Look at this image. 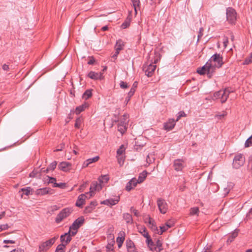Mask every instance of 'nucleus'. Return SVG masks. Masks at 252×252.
<instances>
[{
	"instance_id": "7c9ffc66",
	"label": "nucleus",
	"mask_w": 252,
	"mask_h": 252,
	"mask_svg": "<svg viewBox=\"0 0 252 252\" xmlns=\"http://www.w3.org/2000/svg\"><path fill=\"white\" fill-rule=\"evenodd\" d=\"M155 161V158L153 155H148L147 156L146 158V162L147 164L145 165L146 166H149L151 163Z\"/></svg>"
},
{
	"instance_id": "4468645a",
	"label": "nucleus",
	"mask_w": 252,
	"mask_h": 252,
	"mask_svg": "<svg viewBox=\"0 0 252 252\" xmlns=\"http://www.w3.org/2000/svg\"><path fill=\"white\" fill-rule=\"evenodd\" d=\"M88 76L93 80H101L103 78V73L101 72H95L91 71L88 73Z\"/></svg>"
},
{
	"instance_id": "cd10ccee",
	"label": "nucleus",
	"mask_w": 252,
	"mask_h": 252,
	"mask_svg": "<svg viewBox=\"0 0 252 252\" xmlns=\"http://www.w3.org/2000/svg\"><path fill=\"white\" fill-rule=\"evenodd\" d=\"M88 106L86 103L83 104L76 108L75 113L77 115L79 114L81 112L83 111Z\"/></svg>"
},
{
	"instance_id": "0e129e2a",
	"label": "nucleus",
	"mask_w": 252,
	"mask_h": 252,
	"mask_svg": "<svg viewBox=\"0 0 252 252\" xmlns=\"http://www.w3.org/2000/svg\"><path fill=\"white\" fill-rule=\"evenodd\" d=\"M128 122V121L125 120V121H121L120 123H118V125H123L126 127L127 123Z\"/></svg>"
},
{
	"instance_id": "9d476101",
	"label": "nucleus",
	"mask_w": 252,
	"mask_h": 252,
	"mask_svg": "<svg viewBox=\"0 0 252 252\" xmlns=\"http://www.w3.org/2000/svg\"><path fill=\"white\" fill-rule=\"evenodd\" d=\"M156 68V65L150 63L148 65H144L143 70L145 71L146 75H147L148 77H151L152 76Z\"/></svg>"
},
{
	"instance_id": "f03ea898",
	"label": "nucleus",
	"mask_w": 252,
	"mask_h": 252,
	"mask_svg": "<svg viewBox=\"0 0 252 252\" xmlns=\"http://www.w3.org/2000/svg\"><path fill=\"white\" fill-rule=\"evenodd\" d=\"M233 92V91L230 90L228 88H226L224 90H220L214 94L213 99H220L222 103H224L227 99L229 94Z\"/></svg>"
},
{
	"instance_id": "338daca9",
	"label": "nucleus",
	"mask_w": 252,
	"mask_h": 252,
	"mask_svg": "<svg viewBox=\"0 0 252 252\" xmlns=\"http://www.w3.org/2000/svg\"><path fill=\"white\" fill-rule=\"evenodd\" d=\"M87 183H84L82 185H81L80 187L79 190L80 191H82L84 188L87 187Z\"/></svg>"
},
{
	"instance_id": "39448f33",
	"label": "nucleus",
	"mask_w": 252,
	"mask_h": 252,
	"mask_svg": "<svg viewBox=\"0 0 252 252\" xmlns=\"http://www.w3.org/2000/svg\"><path fill=\"white\" fill-rule=\"evenodd\" d=\"M226 14L227 21L231 24H235L237 20L235 10L232 7H228Z\"/></svg>"
},
{
	"instance_id": "c85d7f7f",
	"label": "nucleus",
	"mask_w": 252,
	"mask_h": 252,
	"mask_svg": "<svg viewBox=\"0 0 252 252\" xmlns=\"http://www.w3.org/2000/svg\"><path fill=\"white\" fill-rule=\"evenodd\" d=\"M147 175V172L146 171H143L140 174L138 180H136V182L138 183H141L144 181Z\"/></svg>"
},
{
	"instance_id": "0eeeda50",
	"label": "nucleus",
	"mask_w": 252,
	"mask_h": 252,
	"mask_svg": "<svg viewBox=\"0 0 252 252\" xmlns=\"http://www.w3.org/2000/svg\"><path fill=\"white\" fill-rule=\"evenodd\" d=\"M58 238V236H57L42 243L39 247V252H43L48 250L55 243Z\"/></svg>"
},
{
	"instance_id": "393cba45",
	"label": "nucleus",
	"mask_w": 252,
	"mask_h": 252,
	"mask_svg": "<svg viewBox=\"0 0 252 252\" xmlns=\"http://www.w3.org/2000/svg\"><path fill=\"white\" fill-rule=\"evenodd\" d=\"M124 46V42L121 39L117 41L115 45V51H116V53H118V52L120 53V51L123 50Z\"/></svg>"
},
{
	"instance_id": "e433bc0d",
	"label": "nucleus",
	"mask_w": 252,
	"mask_h": 252,
	"mask_svg": "<svg viewBox=\"0 0 252 252\" xmlns=\"http://www.w3.org/2000/svg\"><path fill=\"white\" fill-rule=\"evenodd\" d=\"M139 232L145 237L147 239V238H150V236L149 235L146 228H143L141 229V230L139 231Z\"/></svg>"
},
{
	"instance_id": "79ce46f5",
	"label": "nucleus",
	"mask_w": 252,
	"mask_h": 252,
	"mask_svg": "<svg viewBox=\"0 0 252 252\" xmlns=\"http://www.w3.org/2000/svg\"><path fill=\"white\" fill-rule=\"evenodd\" d=\"M118 130L123 134L126 130V127L123 125H118Z\"/></svg>"
},
{
	"instance_id": "774afa93",
	"label": "nucleus",
	"mask_w": 252,
	"mask_h": 252,
	"mask_svg": "<svg viewBox=\"0 0 252 252\" xmlns=\"http://www.w3.org/2000/svg\"><path fill=\"white\" fill-rule=\"evenodd\" d=\"M111 247H112V246L110 245L107 246L106 247L107 249H108L107 252H114L113 250L112 249H111Z\"/></svg>"
},
{
	"instance_id": "680f3d73",
	"label": "nucleus",
	"mask_w": 252,
	"mask_h": 252,
	"mask_svg": "<svg viewBox=\"0 0 252 252\" xmlns=\"http://www.w3.org/2000/svg\"><path fill=\"white\" fill-rule=\"evenodd\" d=\"M4 244H15V241L11 240H4L3 241Z\"/></svg>"
},
{
	"instance_id": "423d86ee",
	"label": "nucleus",
	"mask_w": 252,
	"mask_h": 252,
	"mask_svg": "<svg viewBox=\"0 0 252 252\" xmlns=\"http://www.w3.org/2000/svg\"><path fill=\"white\" fill-rule=\"evenodd\" d=\"M245 159L244 155L239 154L236 155L233 159V166L236 169L239 168L243 166L245 163Z\"/></svg>"
},
{
	"instance_id": "f704fd0d",
	"label": "nucleus",
	"mask_w": 252,
	"mask_h": 252,
	"mask_svg": "<svg viewBox=\"0 0 252 252\" xmlns=\"http://www.w3.org/2000/svg\"><path fill=\"white\" fill-rule=\"evenodd\" d=\"M199 212L198 207H193L190 208L189 214L192 215H198Z\"/></svg>"
},
{
	"instance_id": "412c9836",
	"label": "nucleus",
	"mask_w": 252,
	"mask_h": 252,
	"mask_svg": "<svg viewBox=\"0 0 252 252\" xmlns=\"http://www.w3.org/2000/svg\"><path fill=\"white\" fill-rule=\"evenodd\" d=\"M119 235L120 236L117 238L116 242L117 243L118 248H120L122 246L124 241H125V233L124 231H121Z\"/></svg>"
},
{
	"instance_id": "c756f323",
	"label": "nucleus",
	"mask_w": 252,
	"mask_h": 252,
	"mask_svg": "<svg viewBox=\"0 0 252 252\" xmlns=\"http://www.w3.org/2000/svg\"><path fill=\"white\" fill-rule=\"evenodd\" d=\"M92 95L91 90H87L83 94V98L85 100L88 99L91 97Z\"/></svg>"
},
{
	"instance_id": "7ed1b4c3",
	"label": "nucleus",
	"mask_w": 252,
	"mask_h": 252,
	"mask_svg": "<svg viewBox=\"0 0 252 252\" xmlns=\"http://www.w3.org/2000/svg\"><path fill=\"white\" fill-rule=\"evenodd\" d=\"M85 219L84 217L81 216L75 220L72 225L69 227V231L71 232L72 236H75L77 232L78 229L84 224Z\"/></svg>"
},
{
	"instance_id": "aec40b11",
	"label": "nucleus",
	"mask_w": 252,
	"mask_h": 252,
	"mask_svg": "<svg viewBox=\"0 0 252 252\" xmlns=\"http://www.w3.org/2000/svg\"><path fill=\"white\" fill-rule=\"evenodd\" d=\"M71 236H72L71 234V232L69 231L67 233H66L61 236V241L62 243L65 242V244H67L71 241Z\"/></svg>"
},
{
	"instance_id": "864d4df0",
	"label": "nucleus",
	"mask_w": 252,
	"mask_h": 252,
	"mask_svg": "<svg viewBox=\"0 0 252 252\" xmlns=\"http://www.w3.org/2000/svg\"><path fill=\"white\" fill-rule=\"evenodd\" d=\"M47 177L49 178V183H52L53 184V185H55L56 183V179L54 177H51L49 176H47Z\"/></svg>"
},
{
	"instance_id": "8fccbe9b",
	"label": "nucleus",
	"mask_w": 252,
	"mask_h": 252,
	"mask_svg": "<svg viewBox=\"0 0 252 252\" xmlns=\"http://www.w3.org/2000/svg\"><path fill=\"white\" fill-rule=\"evenodd\" d=\"M133 6L134 8L135 7H139L140 6V0H131Z\"/></svg>"
},
{
	"instance_id": "f257e3e1",
	"label": "nucleus",
	"mask_w": 252,
	"mask_h": 252,
	"mask_svg": "<svg viewBox=\"0 0 252 252\" xmlns=\"http://www.w3.org/2000/svg\"><path fill=\"white\" fill-rule=\"evenodd\" d=\"M215 67L212 66L211 63L207 62L202 67L197 69L196 72L200 75L207 74L209 78H211Z\"/></svg>"
},
{
	"instance_id": "4d7b16f0",
	"label": "nucleus",
	"mask_w": 252,
	"mask_h": 252,
	"mask_svg": "<svg viewBox=\"0 0 252 252\" xmlns=\"http://www.w3.org/2000/svg\"><path fill=\"white\" fill-rule=\"evenodd\" d=\"M130 211L131 212L133 213L134 215L135 216H136V217L139 216L138 211L137 210H136L135 209H134L133 207H131L130 208Z\"/></svg>"
},
{
	"instance_id": "ddd939ff",
	"label": "nucleus",
	"mask_w": 252,
	"mask_h": 252,
	"mask_svg": "<svg viewBox=\"0 0 252 252\" xmlns=\"http://www.w3.org/2000/svg\"><path fill=\"white\" fill-rule=\"evenodd\" d=\"M52 189L49 188H43L36 189L35 194L37 195H44L47 194H52Z\"/></svg>"
},
{
	"instance_id": "5fc2aeb1",
	"label": "nucleus",
	"mask_w": 252,
	"mask_h": 252,
	"mask_svg": "<svg viewBox=\"0 0 252 252\" xmlns=\"http://www.w3.org/2000/svg\"><path fill=\"white\" fill-rule=\"evenodd\" d=\"M130 23L129 20H126L124 23H123L122 25V27L123 29H126L129 26Z\"/></svg>"
},
{
	"instance_id": "c9c22d12",
	"label": "nucleus",
	"mask_w": 252,
	"mask_h": 252,
	"mask_svg": "<svg viewBox=\"0 0 252 252\" xmlns=\"http://www.w3.org/2000/svg\"><path fill=\"white\" fill-rule=\"evenodd\" d=\"M32 189L31 187H27L26 188H22L20 190L23 192V193L26 195H28L30 194V192L32 191Z\"/></svg>"
},
{
	"instance_id": "e2e57ef3",
	"label": "nucleus",
	"mask_w": 252,
	"mask_h": 252,
	"mask_svg": "<svg viewBox=\"0 0 252 252\" xmlns=\"http://www.w3.org/2000/svg\"><path fill=\"white\" fill-rule=\"evenodd\" d=\"M118 161L120 165L124 163V158L123 157H118Z\"/></svg>"
},
{
	"instance_id": "49530a36",
	"label": "nucleus",
	"mask_w": 252,
	"mask_h": 252,
	"mask_svg": "<svg viewBox=\"0 0 252 252\" xmlns=\"http://www.w3.org/2000/svg\"><path fill=\"white\" fill-rule=\"evenodd\" d=\"M168 229V228L166 226L165 224V225L160 226V231H158L157 233L159 235H161L164 232L166 231Z\"/></svg>"
},
{
	"instance_id": "1a4fd4ad",
	"label": "nucleus",
	"mask_w": 252,
	"mask_h": 252,
	"mask_svg": "<svg viewBox=\"0 0 252 252\" xmlns=\"http://www.w3.org/2000/svg\"><path fill=\"white\" fill-rule=\"evenodd\" d=\"M212 61L217 63V64H216V66L218 68L220 67L223 64L222 57L219 54L216 53L213 55L208 62L211 63Z\"/></svg>"
},
{
	"instance_id": "13d9d810",
	"label": "nucleus",
	"mask_w": 252,
	"mask_h": 252,
	"mask_svg": "<svg viewBox=\"0 0 252 252\" xmlns=\"http://www.w3.org/2000/svg\"><path fill=\"white\" fill-rule=\"evenodd\" d=\"M248 168L250 170H252V155L249 158V161L248 163Z\"/></svg>"
},
{
	"instance_id": "3c124183",
	"label": "nucleus",
	"mask_w": 252,
	"mask_h": 252,
	"mask_svg": "<svg viewBox=\"0 0 252 252\" xmlns=\"http://www.w3.org/2000/svg\"><path fill=\"white\" fill-rule=\"evenodd\" d=\"M186 114H185L184 111H180L178 113V115L177 116V120H176V121H178L180 119V118L181 117H185V116H186Z\"/></svg>"
},
{
	"instance_id": "4be33fe9",
	"label": "nucleus",
	"mask_w": 252,
	"mask_h": 252,
	"mask_svg": "<svg viewBox=\"0 0 252 252\" xmlns=\"http://www.w3.org/2000/svg\"><path fill=\"white\" fill-rule=\"evenodd\" d=\"M119 201V197L117 199H109L104 200L101 202V204H105L108 206H113L117 204Z\"/></svg>"
},
{
	"instance_id": "6ab92c4d",
	"label": "nucleus",
	"mask_w": 252,
	"mask_h": 252,
	"mask_svg": "<svg viewBox=\"0 0 252 252\" xmlns=\"http://www.w3.org/2000/svg\"><path fill=\"white\" fill-rule=\"evenodd\" d=\"M176 122L174 119H169L164 124V129L168 131L172 129L175 125Z\"/></svg>"
},
{
	"instance_id": "f3484780",
	"label": "nucleus",
	"mask_w": 252,
	"mask_h": 252,
	"mask_svg": "<svg viewBox=\"0 0 252 252\" xmlns=\"http://www.w3.org/2000/svg\"><path fill=\"white\" fill-rule=\"evenodd\" d=\"M87 198L86 195L85 194H80L76 201L75 205L76 206L82 208L83 205L84 204V202L86 199Z\"/></svg>"
},
{
	"instance_id": "20e7f679",
	"label": "nucleus",
	"mask_w": 252,
	"mask_h": 252,
	"mask_svg": "<svg viewBox=\"0 0 252 252\" xmlns=\"http://www.w3.org/2000/svg\"><path fill=\"white\" fill-rule=\"evenodd\" d=\"M71 208H65L63 209L57 216L55 221L57 223L61 222L63 219L68 217L72 212Z\"/></svg>"
},
{
	"instance_id": "6e6552de",
	"label": "nucleus",
	"mask_w": 252,
	"mask_h": 252,
	"mask_svg": "<svg viewBox=\"0 0 252 252\" xmlns=\"http://www.w3.org/2000/svg\"><path fill=\"white\" fill-rule=\"evenodd\" d=\"M157 205L160 212L163 214L166 213L168 207L165 200L162 198H158L157 200Z\"/></svg>"
},
{
	"instance_id": "c03bdc74",
	"label": "nucleus",
	"mask_w": 252,
	"mask_h": 252,
	"mask_svg": "<svg viewBox=\"0 0 252 252\" xmlns=\"http://www.w3.org/2000/svg\"><path fill=\"white\" fill-rule=\"evenodd\" d=\"M82 123V119L80 118H78L76 119L75 123L74 126L76 128H79L80 127L81 124Z\"/></svg>"
},
{
	"instance_id": "5701e85b",
	"label": "nucleus",
	"mask_w": 252,
	"mask_h": 252,
	"mask_svg": "<svg viewBox=\"0 0 252 252\" xmlns=\"http://www.w3.org/2000/svg\"><path fill=\"white\" fill-rule=\"evenodd\" d=\"M99 157L96 156L93 158H89L85 161L83 164L82 167L85 168L89 166V164L93 162L97 161L99 159Z\"/></svg>"
},
{
	"instance_id": "f8f14e48",
	"label": "nucleus",
	"mask_w": 252,
	"mask_h": 252,
	"mask_svg": "<svg viewBox=\"0 0 252 252\" xmlns=\"http://www.w3.org/2000/svg\"><path fill=\"white\" fill-rule=\"evenodd\" d=\"M126 245L128 252H138L134 243L131 239H127L126 242Z\"/></svg>"
},
{
	"instance_id": "a19ab883",
	"label": "nucleus",
	"mask_w": 252,
	"mask_h": 252,
	"mask_svg": "<svg viewBox=\"0 0 252 252\" xmlns=\"http://www.w3.org/2000/svg\"><path fill=\"white\" fill-rule=\"evenodd\" d=\"M65 248V245L62 244L58 246L56 248L55 252H64V248Z\"/></svg>"
},
{
	"instance_id": "ea45409f",
	"label": "nucleus",
	"mask_w": 252,
	"mask_h": 252,
	"mask_svg": "<svg viewBox=\"0 0 252 252\" xmlns=\"http://www.w3.org/2000/svg\"><path fill=\"white\" fill-rule=\"evenodd\" d=\"M252 146V134L249 138L247 139L245 143V147H249Z\"/></svg>"
},
{
	"instance_id": "603ef678",
	"label": "nucleus",
	"mask_w": 252,
	"mask_h": 252,
	"mask_svg": "<svg viewBox=\"0 0 252 252\" xmlns=\"http://www.w3.org/2000/svg\"><path fill=\"white\" fill-rule=\"evenodd\" d=\"M9 227V226L7 224L0 225V232L2 230L8 229Z\"/></svg>"
},
{
	"instance_id": "4c0bfd02",
	"label": "nucleus",
	"mask_w": 252,
	"mask_h": 252,
	"mask_svg": "<svg viewBox=\"0 0 252 252\" xmlns=\"http://www.w3.org/2000/svg\"><path fill=\"white\" fill-rule=\"evenodd\" d=\"M125 152V148L124 145H121L117 151V154L118 156H121Z\"/></svg>"
},
{
	"instance_id": "9b49d317",
	"label": "nucleus",
	"mask_w": 252,
	"mask_h": 252,
	"mask_svg": "<svg viewBox=\"0 0 252 252\" xmlns=\"http://www.w3.org/2000/svg\"><path fill=\"white\" fill-rule=\"evenodd\" d=\"M102 189V186L100 184H98L97 182L94 181L92 182L90 188V192L87 193V194H89L90 197H92L94 194V192L95 190H99Z\"/></svg>"
},
{
	"instance_id": "a878e982",
	"label": "nucleus",
	"mask_w": 252,
	"mask_h": 252,
	"mask_svg": "<svg viewBox=\"0 0 252 252\" xmlns=\"http://www.w3.org/2000/svg\"><path fill=\"white\" fill-rule=\"evenodd\" d=\"M146 243L150 250L154 251L156 249V248L155 247L154 242L151 237L147 238V239H146Z\"/></svg>"
},
{
	"instance_id": "b1692460",
	"label": "nucleus",
	"mask_w": 252,
	"mask_h": 252,
	"mask_svg": "<svg viewBox=\"0 0 252 252\" xmlns=\"http://www.w3.org/2000/svg\"><path fill=\"white\" fill-rule=\"evenodd\" d=\"M97 205L96 201H92L90 204L85 207L84 210L85 213H90L94 209L95 206Z\"/></svg>"
},
{
	"instance_id": "37998d69",
	"label": "nucleus",
	"mask_w": 252,
	"mask_h": 252,
	"mask_svg": "<svg viewBox=\"0 0 252 252\" xmlns=\"http://www.w3.org/2000/svg\"><path fill=\"white\" fill-rule=\"evenodd\" d=\"M251 63H252V53L249 57L246 58L243 63V64H249Z\"/></svg>"
},
{
	"instance_id": "a18cd8bd",
	"label": "nucleus",
	"mask_w": 252,
	"mask_h": 252,
	"mask_svg": "<svg viewBox=\"0 0 252 252\" xmlns=\"http://www.w3.org/2000/svg\"><path fill=\"white\" fill-rule=\"evenodd\" d=\"M53 187L54 188L58 187L61 189H64L66 187V184L64 183H55V185H53Z\"/></svg>"
},
{
	"instance_id": "69168bd1",
	"label": "nucleus",
	"mask_w": 252,
	"mask_h": 252,
	"mask_svg": "<svg viewBox=\"0 0 252 252\" xmlns=\"http://www.w3.org/2000/svg\"><path fill=\"white\" fill-rule=\"evenodd\" d=\"M2 68L4 71H8L9 69V65L7 64H4L2 66Z\"/></svg>"
},
{
	"instance_id": "2f4dec72",
	"label": "nucleus",
	"mask_w": 252,
	"mask_h": 252,
	"mask_svg": "<svg viewBox=\"0 0 252 252\" xmlns=\"http://www.w3.org/2000/svg\"><path fill=\"white\" fill-rule=\"evenodd\" d=\"M109 180V178L107 175H101L98 178V181L100 184L103 183H107Z\"/></svg>"
},
{
	"instance_id": "bf43d9fd",
	"label": "nucleus",
	"mask_w": 252,
	"mask_h": 252,
	"mask_svg": "<svg viewBox=\"0 0 252 252\" xmlns=\"http://www.w3.org/2000/svg\"><path fill=\"white\" fill-rule=\"evenodd\" d=\"M156 246L159 249V251L162 249L161 248L162 247V243L159 240H157L156 242Z\"/></svg>"
},
{
	"instance_id": "2eb2a0df",
	"label": "nucleus",
	"mask_w": 252,
	"mask_h": 252,
	"mask_svg": "<svg viewBox=\"0 0 252 252\" xmlns=\"http://www.w3.org/2000/svg\"><path fill=\"white\" fill-rule=\"evenodd\" d=\"M174 167L175 170L181 171L184 167V162L183 159H177L174 160Z\"/></svg>"
},
{
	"instance_id": "de8ad7c7",
	"label": "nucleus",
	"mask_w": 252,
	"mask_h": 252,
	"mask_svg": "<svg viewBox=\"0 0 252 252\" xmlns=\"http://www.w3.org/2000/svg\"><path fill=\"white\" fill-rule=\"evenodd\" d=\"M204 29L202 27L200 28L197 36V42L199 41L200 39L202 37L203 35Z\"/></svg>"
},
{
	"instance_id": "a211bd4d",
	"label": "nucleus",
	"mask_w": 252,
	"mask_h": 252,
	"mask_svg": "<svg viewBox=\"0 0 252 252\" xmlns=\"http://www.w3.org/2000/svg\"><path fill=\"white\" fill-rule=\"evenodd\" d=\"M137 184L138 182H136V179L135 178H132L127 183L126 187V189L127 191H129L135 187Z\"/></svg>"
},
{
	"instance_id": "6e6d98bb",
	"label": "nucleus",
	"mask_w": 252,
	"mask_h": 252,
	"mask_svg": "<svg viewBox=\"0 0 252 252\" xmlns=\"http://www.w3.org/2000/svg\"><path fill=\"white\" fill-rule=\"evenodd\" d=\"M120 87L122 89H126L128 88V85L126 82L121 81L120 83Z\"/></svg>"
},
{
	"instance_id": "58836bf2",
	"label": "nucleus",
	"mask_w": 252,
	"mask_h": 252,
	"mask_svg": "<svg viewBox=\"0 0 252 252\" xmlns=\"http://www.w3.org/2000/svg\"><path fill=\"white\" fill-rule=\"evenodd\" d=\"M57 165V162L55 161H53L49 165L48 167L47 168L46 172H47L49 170H54L55 169V168L56 167Z\"/></svg>"
},
{
	"instance_id": "72a5a7b5",
	"label": "nucleus",
	"mask_w": 252,
	"mask_h": 252,
	"mask_svg": "<svg viewBox=\"0 0 252 252\" xmlns=\"http://www.w3.org/2000/svg\"><path fill=\"white\" fill-rule=\"evenodd\" d=\"M238 233V232L236 231H235L234 232H233L231 234V236L227 239V243L232 242L233 241V240L237 236Z\"/></svg>"
},
{
	"instance_id": "473e14b6",
	"label": "nucleus",
	"mask_w": 252,
	"mask_h": 252,
	"mask_svg": "<svg viewBox=\"0 0 252 252\" xmlns=\"http://www.w3.org/2000/svg\"><path fill=\"white\" fill-rule=\"evenodd\" d=\"M137 82L136 81L134 82L132 87L131 88L130 91L128 93V95L129 97L132 96L135 92V88L137 87Z\"/></svg>"
},
{
	"instance_id": "dca6fc26",
	"label": "nucleus",
	"mask_w": 252,
	"mask_h": 252,
	"mask_svg": "<svg viewBox=\"0 0 252 252\" xmlns=\"http://www.w3.org/2000/svg\"><path fill=\"white\" fill-rule=\"evenodd\" d=\"M58 167L60 170L67 172L71 169V164L68 162H62L59 164Z\"/></svg>"
},
{
	"instance_id": "09e8293b",
	"label": "nucleus",
	"mask_w": 252,
	"mask_h": 252,
	"mask_svg": "<svg viewBox=\"0 0 252 252\" xmlns=\"http://www.w3.org/2000/svg\"><path fill=\"white\" fill-rule=\"evenodd\" d=\"M166 226L168 228H171L173 227L174 225V221L173 220H168L166 223H165Z\"/></svg>"
},
{
	"instance_id": "bb28decb",
	"label": "nucleus",
	"mask_w": 252,
	"mask_h": 252,
	"mask_svg": "<svg viewBox=\"0 0 252 252\" xmlns=\"http://www.w3.org/2000/svg\"><path fill=\"white\" fill-rule=\"evenodd\" d=\"M123 218L127 223H132L133 222L132 216L129 213H124Z\"/></svg>"
},
{
	"instance_id": "052dcab7",
	"label": "nucleus",
	"mask_w": 252,
	"mask_h": 252,
	"mask_svg": "<svg viewBox=\"0 0 252 252\" xmlns=\"http://www.w3.org/2000/svg\"><path fill=\"white\" fill-rule=\"evenodd\" d=\"M226 115V113L223 112L222 114L216 115L215 116V117L219 119H221V118H223Z\"/></svg>"
}]
</instances>
